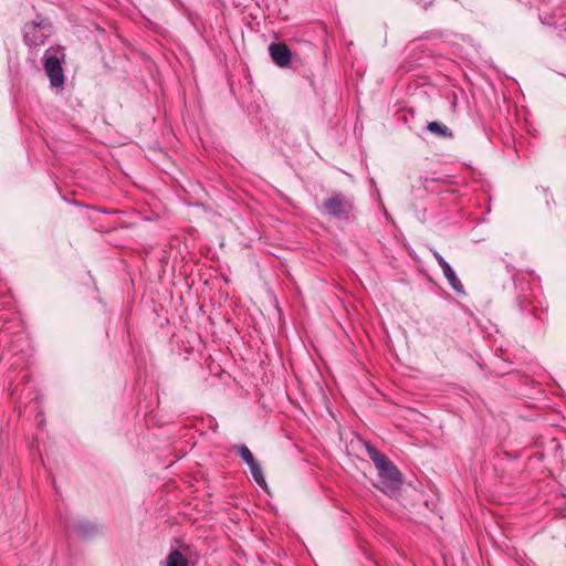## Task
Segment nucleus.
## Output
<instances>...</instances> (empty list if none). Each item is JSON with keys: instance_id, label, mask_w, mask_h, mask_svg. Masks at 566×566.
<instances>
[{"instance_id": "obj_4", "label": "nucleus", "mask_w": 566, "mask_h": 566, "mask_svg": "<svg viewBox=\"0 0 566 566\" xmlns=\"http://www.w3.org/2000/svg\"><path fill=\"white\" fill-rule=\"evenodd\" d=\"M52 25L49 21L38 18L23 28V40L28 46H39L44 44L51 35Z\"/></svg>"}, {"instance_id": "obj_12", "label": "nucleus", "mask_w": 566, "mask_h": 566, "mask_svg": "<svg viewBox=\"0 0 566 566\" xmlns=\"http://www.w3.org/2000/svg\"><path fill=\"white\" fill-rule=\"evenodd\" d=\"M432 252L433 258L438 262L439 266L441 268L442 264H447L448 262L444 260V258L434 249L430 250Z\"/></svg>"}, {"instance_id": "obj_8", "label": "nucleus", "mask_w": 566, "mask_h": 566, "mask_svg": "<svg viewBox=\"0 0 566 566\" xmlns=\"http://www.w3.org/2000/svg\"><path fill=\"white\" fill-rule=\"evenodd\" d=\"M165 563L166 566H189L188 559L177 549L168 554Z\"/></svg>"}, {"instance_id": "obj_6", "label": "nucleus", "mask_w": 566, "mask_h": 566, "mask_svg": "<svg viewBox=\"0 0 566 566\" xmlns=\"http://www.w3.org/2000/svg\"><path fill=\"white\" fill-rule=\"evenodd\" d=\"M441 270L443 272V275L444 277L447 279L449 285L459 294H464V289H463V285L461 283V281L459 280V277L457 276L455 272L453 271V269L451 268V265L449 263L447 264H442L441 266Z\"/></svg>"}, {"instance_id": "obj_11", "label": "nucleus", "mask_w": 566, "mask_h": 566, "mask_svg": "<svg viewBox=\"0 0 566 566\" xmlns=\"http://www.w3.org/2000/svg\"><path fill=\"white\" fill-rule=\"evenodd\" d=\"M237 451L239 455L243 459V461L247 463V465L255 461L253 454L245 444L238 446Z\"/></svg>"}, {"instance_id": "obj_13", "label": "nucleus", "mask_w": 566, "mask_h": 566, "mask_svg": "<svg viewBox=\"0 0 566 566\" xmlns=\"http://www.w3.org/2000/svg\"><path fill=\"white\" fill-rule=\"evenodd\" d=\"M433 0H418V3L422 6V8H427L429 4H431Z\"/></svg>"}, {"instance_id": "obj_1", "label": "nucleus", "mask_w": 566, "mask_h": 566, "mask_svg": "<svg viewBox=\"0 0 566 566\" xmlns=\"http://www.w3.org/2000/svg\"><path fill=\"white\" fill-rule=\"evenodd\" d=\"M367 453L378 470L379 482L375 484L381 492L392 496L402 484V475L397 467L380 451L367 446Z\"/></svg>"}, {"instance_id": "obj_3", "label": "nucleus", "mask_w": 566, "mask_h": 566, "mask_svg": "<svg viewBox=\"0 0 566 566\" xmlns=\"http://www.w3.org/2000/svg\"><path fill=\"white\" fill-rule=\"evenodd\" d=\"M64 53L61 49L50 48L44 53V71L54 87H61L64 84V73L61 65Z\"/></svg>"}, {"instance_id": "obj_7", "label": "nucleus", "mask_w": 566, "mask_h": 566, "mask_svg": "<svg viewBox=\"0 0 566 566\" xmlns=\"http://www.w3.org/2000/svg\"><path fill=\"white\" fill-rule=\"evenodd\" d=\"M73 528L78 535H81L83 537L92 536L93 534H95L97 532L96 526L93 523L85 521V520L76 521L73 524Z\"/></svg>"}, {"instance_id": "obj_10", "label": "nucleus", "mask_w": 566, "mask_h": 566, "mask_svg": "<svg viewBox=\"0 0 566 566\" xmlns=\"http://www.w3.org/2000/svg\"><path fill=\"white\" fill-rule=\"evenodd\" d=\"M427 129L440 137H452V132L440 122H430L427 126Z\"/></svg>"}, {"instance_id": "obj_5", "label": "nucleus", "mask_w": 566, "mask_h": 566, "mask_svg": "<svg viewBox=\"0 0 566 566\" xmlns=\"http://www.w3.org/2000/svg\"><path fill=\"white\" fill-rule=\"evenodd\" d=\"M269 53L273 62L280 67H286L291 62V50L284 43H271L269 45Z\"/></svg>"}, {"instance_id": "obj_9", "label": "nucleus", "mask_w": 566, "mask_h": 566, "mask_svg": "<svg viewBox=\"0 0 566 566\" xmlns=\"http://www.w3.org/2000/svg\"><path fill=\"white\" fill-rule=\"evenodd\" d=\"M248 467L250 469V473H251L253 480L255 481V483L262 488H265L266 486L265 478H264L263 470H262L261 465L259 464V462L255 460L252 463H250Z\"/></svg>"}, {"instance_id": "obj_2", "label": "nucleus", "mask_w": 566, "mask_h": 566, "mask_svg": "<svg viewBox=\"0 0 566 566\" xmlns=\"http://www.w3.org/2000/svg\"><path fill=\"white\" fill-rule=\"evenodd\" d=\"M322 208L323 213L329 219H334L346 224L356 220L353 198L340 191H334L324 199Z\"/></svg>"}, {"instance_id": "obj_14", "label": "nucleus", "mask_w": 566, "mask_h": 566, "mask_svg": "<svg viewBox=\"0 0 566 566\" xmlns=\"http://www.w3.org/2000/svg\"><path fill=\"white\" fill-rule=\"evenodd\" d=\"M517 303H518L520 308H521L522 311H524V310H525V306H524L523 301H521V300L518 298V300H517Z\"/></svg>"}]
</instances>
